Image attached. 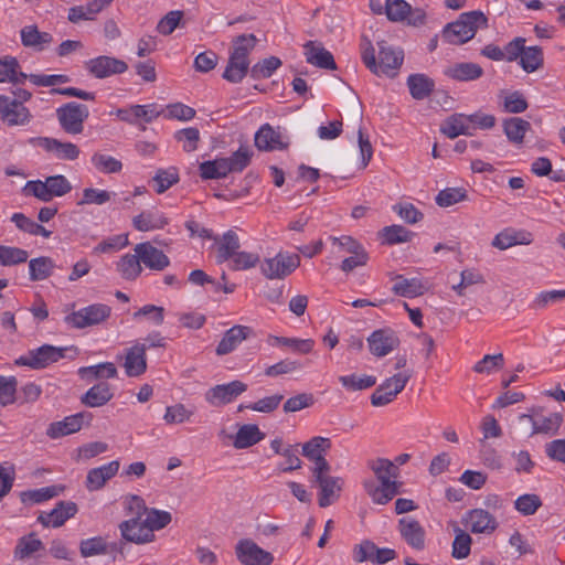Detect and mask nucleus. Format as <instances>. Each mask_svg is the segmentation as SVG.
I'll return each mask as SVG.
<instances>
[{
	"instance_id": "nucleus-42",
	"label": "nucleus",
	"mask_w": 565,
	"mask_h": 565,
	"mask_svg": "<svg viewBox=\"0 0 565 565\" xmlns=\"http://www.w3.org/2000/svg\"><path fill=\"white\" fill-rule=\"evenodd\" d=\"M116 269L125 280H136L142 273V266L137 253L125 254L116 264Z\"/></svg>"
},
{
	"instance_id": "nucleus-28",
	"label": "nucleus",
	"mask_w": 565,
	"mask_h": 565,
	"mask_svg": "<svg viewBox=\"0 0 565 565\" xmlns=\"http://www.w3.org/2000/svg\"><path fill=\"white\" fill-rule=\"evenodd\" d=\"M532 242L533 236L530 232L505 228L493 237L491 245L500 250H505L515 245H530Z\"/></svg>"
},
{
	"instance_id": "nucleus-10",
	"label": "nucleus",
	"mask_w": 565,
	"mask_h": 565,
	"mask_svg": "<svg viewBox=\"0 0 565 565\" xmlns=\"http://www.w3.org/2000/svg\"><path fill=\"white\" fill-rule=\"evenodd\" d=\"M362 486L374 504L384 505L401 493L402 482L397 478L384 479L377 482L374 479H365Z\"/></svg>"
},
{
	"instance_id": "nucleus-40",
	"label": "nucleus",
	"mask_w": 565,
	"mask_h": 565,
	"mask_svg": "<svg viewBox=\"0 0 565 565\" xmlns=\"http://www.w3.org/2000/svg\"><path fill=\"white\" fill-rule=\"evenodd\" d=\"M395 284L392 287V291L401 297L414 298L422 296L426 288L418 278H405L402 275H396L394 278Z\"/></svg>"
},
{
	"instance_id": "nucleus-61",
	"label": "nucleus",
	"mask_w": 565,
	"mask_h": 565,
	"mask_svg": "<svg viewBox=\"0 0 565 565\" xmlns=\"http://www.w3.org/2000/svg\"><path fill=\"white\" fill-rule=\"evenodd\" d=\"M135 125L139 122H152L154 119L164 114V109L158 104L151 103L147 105H134Z\"/></svg>"
},
{
	"instance_id": "nucleus-23",
	"label": "nucleus",
	"mask_w": 565,
	"mask_h": 565,
	"mask_svg": "<svg viewBox=\"0 0 565 565\" xmlns=\"http://www.w3.org/2000/svg\"><path fill=\"white\" fill-rule=\"evenodd\" d=\"M147 345L136 342L126 349L124 369L129 377L142 375L147 370Z\"/></svg>"
},
{
	"instance_id": "nucleus-30",
	"label": "nucleus",
	"mask_w": 565,
	"mask_h": 565,
	"mask_svg": "<svg viewBox=\"0 0 565 565\" xmlns=\"http://www.w3.org/2000/svg\"><path fill=\"white\" fill-rule=\"evenodd\" d=\"M306 61L320 68L335 70L337 64L333 55L326 50L321 44H317L313 41H308L305 45Z\"/></svg>"
},
{
	"instance_id": "nucleus-48",
	"label": "nucleus",
	"mask_w": 565,
	"mask_h": 565,
	"mask_svg": "<svg viewBox=\"0 0 565 565\" xmlns=\"http://www.w3.org/2000/svg\"><path fill=\"white\" fill-rule=\"evenodd\" d=\"M55 264L52 258L41 256L29 262L30 279L32 281L44 280L53 274Z\"/></svg>"
},
{
	"instance_id": "nucleus-50",
	"label": "nucleus",
	"mask_w": 565,
	"mask_h": 565,
	"mask_svg": "<svg viewBox=\"0 0 565 565\" xmlns=\"http://www.w3.org/2000/svg\"><path fill=\"white\" fill-rule=\"evenodd\" d=\"M267 341L271 345L288 347L301 354H307L311 352L315 345V341L311 339H297L276 335H269Z\"/></svg>"
},
{
	"instance_id": "nucleus-29",
	"label": "nucleus",
	"mask_w": 565,
	"mask_h": 565,
	"mask_svg": "<svg viewBox=\"0 0 565 565\" xmlns=\"http://www.w3.org/2000/svg\"><path fill=\"white\" fill-rule=\"evenodd\" d=\"M250 333L252 329L247 326L236 324L232 327L225 331L215 349V353L217 355H226L233 352Z\"/></svg>"
},
{
	"instance_id": "nucleus-6",
	"label": "nucleus",
	"mask_w": 565,
	"mask_h": 565,
	"mask_svg": "<svg viewBox=\"0 0 565 565\" xmlns=\"http://www.w3.org/2000/svg\"><path fill=\"white\" fill-rule=\"evenodd\" d=\"M88 116V107L77 102L66 103L56 109L57 121L61 128L68 135L82 134Z\"/></svg>"
},
{
	"instance_id": "nucleus-27",
	"label": "nucleus",
	"mask_w": 565,
	"mask_h": 565,
	"mask_svg": "<svg viewBox=\"0 0 565 565\" xmlns=\"http://www.w3.org/2000/svg\"><path fill=\"white\" fill-rule=\"evenodd\" d=\"M380 51H379V62L377 66L379 70H376V75H386V76H394L396 74V71L401 67L404 55L403 52L399 50H394L390 46L384 45V43H380Z\"/></svg>"
},
{
	"instance_id": "nucleus-18",
	"label": "nucleus",
	"mask_w": 565,
	"mask_h": 565,
	"mask_svg": "<svg viewBox=\"0 0 565 565\" xmlns=\"http://www.w3.org/2000/svg\"><path fill=\"white\" fill-rule=\"evenodd\" d=\"M397 531L403 541L415 551H423L426 546V531L418 520L404 516L398 520Z\"/></svg>"
},
{
	"instance_id": "nucleus-22",
	"label": "nucleus",
	"mask_w": 565,
	"mask_h": 565,
	"mask_svg": "<svg viewBox=\"0 0 565 565\" xmlns=\"http://www.w3.org/2000/svg\"><path fill=\"white\" fill-rule=\"evenodd\" d=\"M119 468L120 461L113 460L88 470L85 479L86 489L89 492L102 490L118 473Z\"/></svg>"
},
{
	"instance_id": "nucleus-33",
	"label": "nucleus",
	"mask_w": 565,
	"mask_h": 565,
	"mask_svg": "<svg viewBox=\"0 0 565 565\" xmlns=\"http://www.w3.org/2000/svg\"><path fill=\"white\" fill-rule=\"evenodd\" d=\"M113 0H92L85 6H75L68 9L67 19L72 23L94 20Z\"/></svg>"
},
{
	"instance_id": "nucleus-59",
	"label": "nucleus",
	"mask_w": 565,
	"mask_h": 565,
	"mask_svg": "<svg viewBox=\"0 0 565 565\" xmlns=\"http://www.w3.org/2000/svg\"><path fill=\"white\" fill-rule=\"evenodd\" d=\"M194 411L189 409L184 404L178 403L166 408L163 420L169 424H182L189 422Z\"/></svg>"
},
{
	"instance_id": "nucleus-35",
	"label": "nucleus",
	"mask_w": 565,
	"mask_h": 565,
	"mask_svg": "<svg viewBox=\"0 0 565 565\" xmlns=\"http://www.w3.org/2000/svg\"><path fill=\"white\" fill-rule=\"evenodd\" d=\"M168 224V218L159 211L146 210L132 218V225L137 231L150 232L161 230Z\"/></svg>"
},
{
	"instance_id": "nucleus-53",
	"label": "nucleus",
	"mask_w": 565,
	"mask_h": 565,
	"mask_svg": "<svg viewBox=\"0 0 565 565\" xmlns=\"http://www.w3.org/2000/svg\"><path fill=\"white\" fill-rule=\"evenodd\" d=\"M143 515L146 516L145 519H142L143 524L153 534H154V531H159V530L166 527L172 520L170 512L153 509V508L147 509V512Z\"/></svg>"
},
{
	"instance_id": "nucleus-26",
	"label": "nucleus",
	"mask_w": 565,
	"mask_h": 565,
	"mask_svg": "<svg viewBox=\"0 0 565 565\" xmlns=\"http://www.w3.org/2000/svg\"><path fill=\"white\" fill-rule=\"evenodd\" d=\"M77 512L76 503L72 501H61L49 513H41L38 521L45 527L62 526L68 519L73 518Z\"/></svg>"
},
{
	"instance_id": "nucleus-3",
	"label": "nucleus",
	"mask_w": 565,
	"mask_h": 565,
	"mask_svg": "<svg viewBox=\"0 0 565 565\" xmlns=\"http://www.w3.org/2000/svg\"><path fill=\"white\" fill-rule=\"evenodd\" d=\"M73 186L63 174H55L45 180L28 181L23 188L26 196H34L42 202H50L53 198H61L68 194Z\"/></svg>"
},
{
	"instance_id": "nucleus-8",
	"label": "nucleus",
	"mask_w": 565,
	"mask_h": 565,
	"mask_svg": "<svg viewBox=\"0 0 565 565\" xmlns=\"http://www.w3.org/2000/svg\"><path fill=\"white\" fill-rule=\"evenodd\" d=\"M111 313V308L105 303H93L77 311H73L64 318L67 326L75 329H84L97 326L106 321Z\"/></svg>"
},
{
	"instance_id": "nucleus-49",
	"label": "nucleus",
	"mask_w": 565,
	"mask_h": 565,
	"mask_svg": "<svg viewBox=\"0 0 565 565\" xmlns=\"http://www.w3.org/2000/svg\"><path fill=\"white\" fill-rule=\"evenodd\" d=\"M78 374L85 380L114 379L117 376V369L111 362H104L96 365L84 366Z\"/></svg>"
},
{
	"instance_id": "nucleus-7",
	"label": "nucleus",
	"mask_w": 565,
	"mask_h": 565,
	"mask_svg": "<svg viewBox=\"0 0 565 565\" xmlns=\"http://www.w3.org/2000/svg\"><path fill=\"white\" fill-rule=\"evenodd\" d=\"M412 376V370H404L386 379L372 393L371 404L375 407H382L392 403L396 396L405 388Z\"/></svg>"
},
{
	"instance_id": "nucleus-52",
	"label": "nucleus",
	"mask_w": 565,
	"mask_h": 565,
	"mask_svg": "<svg viewBox=\"0 0 565 565\" xmlns=\"http://www.w3.org/2000/svg\"><path fill=\"white\" fill-rule=\"evenodd\" d=\"M11 221L15 224V226L31 235H41L43 237H50L52 232L47 231L44 226L36 223L32 218L25 216L23 213H14L11 216Z\"/></svg>"
},
{
	"instance_id": "nucleus-60",
	"label": "nucleus",
	"mask_w": 565,
	"mask_h": 565,
	"mask_svg": "<svg viewBox=\"0 0 565 565\" xmlns=\"http://www.w3.org/2000/svg\"><path fill=\"white\" fill-rule=\"evenodd\" d=\"M28 257L29 254L25 249L0 245V265L2 266H13L25 263Z\"/></svg>"
},
{
	"instance_id": "nucleus-13",
	"label": "nucleus",
	"mask_w": 565,
	"mask_h": 565,
	"mask_svg": "<svg viewBox=\"0 0 565 565\" xmlns=\"http://www.w3.org/2000/svg\"><path fill=\"white\" fill-rule=\"evenodd\" d=\"M331 449V440L327 437L316 436L302 445V456L313 463L312 471L331 470L326 456Z\"/></svg>"
},
{
	"instance_id": "nucleus-14",
	"label": "nucleus",
	"mask_w": 565,
	"mask_h": 565,
	"mask_svg": "<svg viewBox=\"0 0 565 565\" xmlns=\"http://www.w3.org/2000/svg\"><path fill=\"white\" fill-rule=\"evenodd\" d=\"M385 14L390 21L399 22L407 20L412 25H422L425 22V13L420 9L413 10L405 0H386Z\"/></svg>"
},
{
	"instance_id": "nucleus-41",
	"label": "nucleus",
	"mask_w": 565,
	"mask_h": 565,
	"mask_svg": "<svg viewBox=\"0 0 565 565\" xmlns=\"http://www.w3.org/2000/svg\"><path fill=\"white\" fill-rule=\"evenodd\" d=\"M407 86L414 99L427 98L435 88V82L425 74H412L407 78Z\"/></svg>"
},
{
	"instance_id": "nucleus-1",
	"label": "nucleus",
	"mask_w": 565,
	"mask_h": 565,
	"mask_svg": "<svg viewBox=\"0 0 565 565\" xmlns=\"http://www.w3.org/2000/svg\"><path fill=\"white\" fill-rule=\"evenodd\" d=\"M257 39L254 34H242L233 39L228 62L223 72V78L230 83L237 84L243 81L249 70V54L256 45Z\"/></svg>"
},
{
	"instance_id": "nucleus-45",
	"label": "nucleus",
	"mask_w": 565,
	"mask_h": 565,
	"mask_svg": "<svg viewBox=\"0 0 565 565\" xmlns=\"http://www.w3.org/2000/svg\"><path fill=\"white\" fill-rule=\"evenodd\" d=\"M200 175L204 180L222 179L231 173V168L227 167L225 158H216L207 160L199 166Z\"/></svg>"
},
{
	"instance_id": "nucleus-12",
	"label": "nucleus",
	"mask_w": 565,
	"mask_h": 565,
	"mask_svg": "<svg viewBox=\"0 0 565 565\" xmlns=\"http://www.w3.org/2000/svg\"><path fill=\"white\" fill-rule=\"evenodd\" d=\"M84 67L89 75L98 79L122 74L128 70L125 61L107 55H100L86 61Z\"/></svg>"
},
{
	"instance_id": "nucleus-34",
	"label": "nucleus",
	"mask_w": 565,
	"mask_h": 565,
	"mask_svg": "<svg viewBox=\"0 0 565 565\" xmlns=\"http://www.w3.org/2000/svg\"><path fill=\"white\" fill-rule=\"evenodd\" d=\"M445 75L459 82L476 81L483 75V68L472 62L455 63L445 70Z\"/></svg>"
},
{
	"instance_id": "nucleus-16",
	"label": "nucleus",
	"mask_w": 565,
	"mask_h": 565,
	"mask_svg": "<svg viewBox=\"0 0 565 565\" xmlns=\"http://www.w3.org/2000/svg\"><path fill=\"white\" fill-rule=\"evenodd\" d=\"M519 422L524 426H530L529 429L525 427L523 429L530 436L535 434H553L559 428L562 416L558 413H551L547 416L521 414Z\"/></svg>"
},
{
	"instance_id": "nucleus-44",
	"label": "nucleus",
	"mask_w": 565,
	"mask_h": 565,
	"mask_svg": "<svg viewBox=\"0 0 565 565\" xmlns=\"http://www.w3.org/2000/svg\"><path fill=\"white\" fill-rule=\"evenodd\" d=\"M43 548L44 545L42 541L32 532L18 540L13 551V556L15 559L23 561Z\"/></svg>"
},
{
	"instance_id": "nucleus-17",
	"label": "nucleus",
	"mask_w": 565,
	"mask_h": 565,
	"mask_svg": "<svg viewBox=\"0 0 565 565\" xmlns=\"http://www.w3.org/2000/svg\"><path fill=\"white\" fill-rule=\"evenodd\" d=\"M247 385L235 380L227 384H218L206 391L205 401L212 406H222L232 403L236 397L246 392Z\"/></svg>"
},
{
	"instance_id": "nucleus-24",
	"label": "nucleus",
	"mask_w": 565,
	"mask_h": 565,
	"mask_svg": "<svg viewBox=\"0 0 565 565\" xmlns=\"http://www.w3.org/2000/svg\"><path fill=\"white\" fill-rule=\"evenodd\" d=\"M85 419L90 420L92 415L82 412L71 416H66L63 420L50 424L46 430V435L52 439H56L63 436L74 434L81 430Z\"/></svg>"
},
{
	"instance_id": "nucleus-21",
	"label": "nucleus",
	"mask_w": 565,
	"mask_h": 565,
	"mask_svg": "<svg viewBox=\"0 0 565 565\" xmlns=\"http://www.w3.org/2000/svg\"><path fill=\"white\" fill-rule=\"evenodd\" d=\"M122 539L135 544H147L154 541V534L143 524L140 518H130L119 524Z\"/></svg>"
},
{
	"instance_id": "nucleus-11",
	"label": "nucleus",
	"mask_w": 565,
	"mask_h": 565,
	"mask_svg": "<svg viewBox=\"0 0 565 565\" xmlns=\"http://www.w3.org/2000/svg\"><path fill=\"white\" fill-rule=\"evenodd\" d=\"M235 556L242 565H270L274 555L252 539H241L235 545Z\"/></svg>"
},
{
	"instance_id": "nucleus-4",
	"label": "nucleus",
	"mask_w": 565,
	"mask_h": 565,
	"mask_svg": "<svg viewBox=\"0 0 565 565\" xmlns=\"http://www.w3.org/2000/svg\"><path fill=\"white\" fill-rule=\"evenodd\" d=\"M77 353L78 350L75 347L58 348L44 344L38 349L29 351L28 354L20 356L17 360V364L29 366L33 370H40L52 363L58 362L64 358L74 359Z\"/></svg>"
},
{
	"instance_id": "nucleus-9",
	"label": "nucleus",
	"mask_w": 565,
	"mask_h": 565,
	"mask_svg": "<svg viewBox=\"0 0 565 565\" xmlns=\"http://www.w3.org/2000/svg\"><path fill=\"white\" fill-rule=\"evenodd\" d=\"M331 470L312 471L311 482L319 488L318 503L327 508L340 498L343 480L340 477L330 476Z\"/></svg>"
},
{
	"instance_id": "nucleus-39",
	"label": "nucleus",
	"mask_w": 565,
	"mask_h": 565,
	"mask_svg": "<svg viewBox=\"0 0 565 565\" xmlns=\"http://www.w3.org/2000/svg\"><path fill=\"white\" fill-rule=\"evenodd\" d=\"M265 438V434L260 431L255 424L242 425L233 440V446L236 449H245L258 444Z\"/></svg>"
},
{
	"instance_id": "nucleus-55",
	"label": "nucleus",
	"mask_w": 565,
	"mask_h": 565,
	"mask_svg": "<svg viewBox=\"0 0 565 565\" xmlns=\"http://www.w3.org/2000/svg\"><path fill=\"white\" fill-rule=\"evenodd\" d=\"M341 385L350 392L363 391L376 384V377L373 375L358 376L355 374L342 375L339 377Z\"/></svg>"
},
{
	"instance_id": "nucleus-51",
	"label": "nucleus",
	"mask_w": 565,
	"mask_h": 565,
	"mask_svg": "<svg viewBox=\"0 0 565 565\" xmlns=\"http://www.w3.org/2000/svg\"><path fill=\"white\" fill-rule=\"evenodd\" d=\"M544 63L543 51L540 46L524 47L520 57V65L526 73H533L541 68Z\"/></svg>"
},
{
	"instance_id": "nucleus-58",
	"label": "nucleus",
	"mask_w": 565,
	"mask_h": 565,
	"mask_svg": "<svg viewBox=\"0 0 565 565\" xmlns=\"http://www.w3.org/2000/svg\"><path fill=\"white\" fill-rule=\"evenodd\" d=\"M455 533L456 535L452 542L451 555L457 559L467 558L471 551V536L459 527L455 530Z\"/></svg>"
},
{
	"instance_id": "nucleus-31",
	"label": "nucleus",
	"mask_w": 565,
	"mask_h": 565,
	"mask_svg": "<svg viewBox=\"0 0 565 565\" xmlns=\"http://www.w3.org/2000/svg\"><path fill=\"white\" fill-rule=\"evenodd\" d=\"M21 43L25 47L35 51L45 50L52 42L53 36L49 32H41L35 24L25 25L20 31Z\"/></svg>"
},
{
	"instance_id": "nucleus-25",
	"label": "nucleus",
	"mask_w": 565,
	"mask_h": 565,
	"mask_svg": "<svg viewBox=\"0 0 565 565\" xmlns=\"http://www.w3.org/2000/svg\"><path fill=\"white\" fill-rule=\"evenodd\" d=\"M255 146L260 151L284 150L288 147V141H285L279 130L265 124L255 134Z\"/></svg>"
},
{
	"instance_id": "nucleus-57",
	"label": "nucleus",
	"mask_w": 565,
	"mask_h": 565,
	"mask_svg": "<svg viewBox=\"0 0 565 565\" xmlns=\"http://www.w3.org/2000/svg\"><path fill=\"white\" fill-rule=\"evenodd\" d=\"M90 160L95 169L102 173H117L120 172L122 169L121 161L111 156L104 154L100 152H95L92 156Z\"/></svg>"
},
{
	"instance_id": "nucleus-38",
	"label": "nucleus",
	"mask_w": 565,
	"mask_h": 565,
	"mask_svg": "<svg viewBox=\"0 0 565 565\" xmlns=\"http://www.w3.org/2000/svg\"><path fill=\"white\" fill-rule=\"evenodd\" d=\"M113 396L110 385L106 382H99L81 397V402L88 407H100L106 405Z\"/></svg>"
},
{
	"instance_id": "nucleus-20",
	"label": "nucleus",
	"mask_w": 565,
	"mask_h": 565,
	"mask_svg": "<svg viewBox=\"0 0 565 565\" xmlns=\"http://www.w3.org/2000/svg\"><path fill=\"white\" fill-rule=\"evenodd\" d=\"M134 252L138 254L141 264L150 270L161 271L170 265V259L163 250L157 248L150 242L135 245Z\"/></svg>"
},
{
	"instance_id": "nucleus-54",
	"label": "nucleus",
	"mask_w": 565,
	"mask_h": 565,
	"mask_svg": "<svg viewBox=\"0 0 565 565\" xmlns=\"http://www.w3.org/2000/svg\"><path fill=\"white\" fill-rule=\"evenodd\" d=\"M239 246V238L235 232L227 231L224 233L217 250V262L223 263L228 260L238 252Z\"/></svg>"
},
{
	"instance_id": "nucleus-64",
	"label": "nucleus",
	"mask_w": 565,
	"mask_h": 565,
	"mask_svg": "<svg viewBox=\"0 0 565 565\" xmlns=\"http://www.w3.org/2000/svg\"><path fill=\"white\" fill-rule=\"evenodd\" d=\"M542 507V500L537 494L526 493L514 501V508L522 515H533Z\"/></svg>"
},
{
	"instance_id": "nucleus-43",
	"label": "nucleus",
	"mask_w": 565,
	"mask_h": 565,
	"mask_svg": "<svg viewBox=\"0 0 565 565\" xmlns=\"http://www.w3.org/2000/svg\"><path fill=\"white\" fill-rule=\"evenodd\" d=\"M440 130L450 139L460 135H472L469 120L465 114H454L448 117L441 125Z\"/></svg>"
},
{
	"instance_id": "nucleus-47",
	"label": "nucleus",
	"mask_w": 565,
	"mask_h": 565,
	"mask_svg": "<svg viewBox=\"0 0 565 565\" xmlns=\"http://www.w3.org/2000/svg\"><path fill=\"white\" fill-rule=\"evenodd\" d=\"M367 467L373 472L376 481L397 478L399 475L398 467L386 458H375L367 461Z\"/></svg>"
},
{
	"instance_id": "nucleus-36",
	"label": "nucleus",
	"mask_w": 565,
	"mask_h": 565,
	"mask_svg": "<svg viewBox=\"0 0 565 565\" xmlns=\"http://www.w3.org/2000/svg\"><path fill=\"white\" fill-rule=\"evenodd\" d=\"M43 147L60 160L73 161L79 157L81 150L73 142H63L55 138H44Z\"/></svg>"
},
{
	"instance_id": "nucleus-56",
	"label": "nucleus",
	"mask_w": 565,
	"mask_h": 565,
	"mask_svg": "<svg viewBox=\"0 0 565 565\" xmlns=\"http://www.w3.org/2000/svg\"><path fill=\"white\" fill-rule=\"evenodd\" d=\"M154 183V190L161 194L166 192L173 184L179 182V173L177 168L170 167L168 169H159L152 179Z\"/></svg>"
},
{
	"instance_id": "nucleus-15",
	"label": "nucleus",
	"mask_w": 565,
	"mask_h": 565,
	"mask_svg": "<svg viewBox=\"0 0 565 565\" xmlns=\"http://www.w3.org/2000/svg\"><path fill=\"white\" fill-rule=\"evenodd\" d=\"M0 117L8 126H25L31 120L30 110L20 100L0 95Z\"/></svg>"
},
{
	"instance_id": "nucleus-19",
	"label": "nucleus",
	"mask_w": 565,
	"mask_h": 565,
	"mask_svg": "<svg viewBox=\"0 0 565 565\" xmlns=\"http://www.w3.org/2000/svg\"><path fill=\"white\" fill-rule=\"evenodd\" d=\"M367 343L373 355L383 358L399 345V339L391 329H379L371 333Z\"/></svg>"
},
{
	"instance_id": "nucleus-37",
	"label": "nucleus",
	"mask_w": 565,
	"mask_h": 565,
	"mask_svg": "<svg viewBox=\"0 0 565 565\" xmlns=\"http://www.w3.org/2000/svg\"><path fill=\"white\" fill-rule=\"evenodd\" d=\"M28 75L20 71V64L13 56L0 57V83L23 84Z\"/></svg>"
},
{
	"instance_id": "nucleus-63",
	"label": "nucleus",
	"mask_w": 565,
	"mask_h": 565,
	"mask_svg": "<svg viewBox=\"0 0 565 565\" xmlns=\"http://www.w3.org/2000/svg\"><path fill=\"white\" fill-rule=\"evenodd\" d=\"M281 65V61L276 56L264 58L250 68V76L255 79L268 78Z\"/></svg>"
},
{
	"instance_id": "nucleus-5",
	"label": "nucleus",
	"mask_w": 565,
	"mask_h": 565,
	"mask_svg": "<svg viewBox=\"0 0 565 565\" xmlns=\"http://www.w3.org/2000/svg\"><path fill=\"white\" fill-rule=\"evenodd\" d=\"M300 266L298 254L279 252L260 263V271L267 279H284Z\"/></svg>"
},
{
	"instance_id": "nucleus-32",
	"label": "nucleus",
	"mask_w": 565,
	"mask_h": 565,
	"mask_svg": "<svg viewBox=\"0 0 565 565\" xmlns=\"http://www.w3.org/2000/svg\"><path fill=\"white\" fill-rule=\"evenodd\" d=\"M467 524L472 533L490 534L498 527L495 518L483 509H473L467 515Z\"/></svg>"
},
{
	"instance_id": "nucleus-62",
	"label": "nucleus",
	"mask_w": 565,
	"mask_h": 565,
	"mask_svg": "<svg viewBox=\"0 0 565 565\" xmlns=\"http://www.w3.org/2000/svg\"><path fill=\"white\" fill-rule=\"evenodd\" d=\"M504 366V358L502 353L486 354L480 361L473 365V371L479 374H491Z\"/></svg>"
},
{
	"instance_id": "nucleus-46",
	"label": "nucleus",
	"mask_w": 565,
	"mask_h": 565,
	"mask_svg": "<svg viewBox=\"0 0 565 565\" xmlns=\"http://www.w3.org/2000/svg\"><path fill=\"white\" fill-rule=\"evenodd\" d=\"M530 128V122L519 117H512L503 121V130L507 138L516 145L523 142L524 136Z\"/></svg>"
},
{
	"instance_id": "nucleus-2",
	"label": "nucleus",
	"mask_w": 565,
	"mask_h": 565,
	"mask_svg": "<svg viewBox=\"0 0 565 565\" xmlns=\"http://www.w3.org/2000/svg\"><path fill=\"white\" fill-rule=\"evenodd\" d=\"M488 19L482 11L463 12L459 18L448 23L443 30V39L452 45H461L470 41L479 28H487Z\"/></svg>"
}]
</instances>
